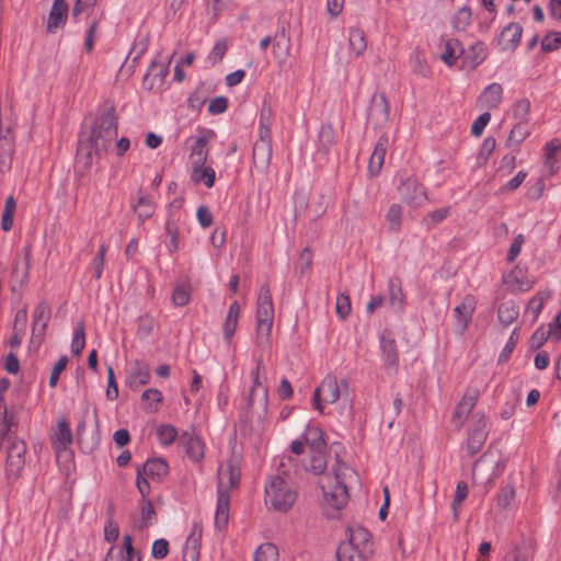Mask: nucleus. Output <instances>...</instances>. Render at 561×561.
<instances>
[{"instance_id":"nucleus-17","label":"nucleus","mask_w":561,"mask_h":561,"mask_svg":"<svg viewBox=\"0 0 561 561\" xmlns=\"http://www.w3.org/2000/svg\"><path fill=\"white\" fill-rule=\"evenodd\" d=\"M503 100V87L493 82L486 85L478 98V103L482 108L488 111L495 110L500 106Z\"/></svg>"},{"instance_id":"nucleus-7","label":"nucleus","mask_w":561,"mask_h":561,"mask_svg":"<svg viewBox=\"0 0 561 561\" xmlns=\"http://www.w3.org/2000/svg\"><path fill=\"white\" fill-rule=\"evenodd\" d=\"M0 444L7 451V476L9 479L15 480L20 477L25 465L26 445L14 435H8L4 443L0 440Z\"/></svg>"},{"instance_id":"nucleus-49","label":"nucleus","mask_w":561,"mask_h":561,"mask_svg":"<svg viewBox=\"0 0 561 561\" xmlns=\"http://www.w3.org/2000/svg\"><path fill=\"white\" fill-rule=\"evenodd\" d=\"M336 559L337 561H364L363 552L351 545H340Z\"/></svg>"},{"instance_id":"nucleus-59","label":"nucleus","mask_w":561,"mask_h":561,"mask_svg":"<svg viewBox=\"0 0 561 561\" xmlns=\"http://www.w3.org/2000/svg\"><path fill=\"white\" fill-rule=\"evenodd\" d=\"M468 496V484L465 481H459L456 486L455 496L451 503V508L454 511L455 516L457 517L458 507L462 504V502Z\"/></svg>"},{"instance_id":"nucleus-32","label":"nucleus","mask_w":561,"mask_h":561,"mask_svg":"<svg viewBox=\"0 0 561 561\" xmlns=\"http://www.w3.org/2000/svg\"><path fill=\"white\" fill-rule=\"evenodd\" d=\"M151 379L150 368L147 364L136 363L128 377V382L131 388H138L149 383Z\"/></svg>"},{"instance_id":"nucleus-58","label":"nucleus","mask_w":561,"mask_h":561,"mask_svg":"<svg viewBox=\"0 0 561 561\" xmlns=\"http://www.w3.org/2000/svg\"><path fill=\"white\" fill-rule=\"evenodd\" d=\"M561 47V32L548 33L541 39V49L546 53L557 50Z\"/></svg>"},{"instance_id":"nucleus-24","label":"nucleus","mask_w":561,"mask_h":561,"mask_svg":"<svg viewBox=\"0 0 561 561\" xmlns=\"http://www.w3.org/2000/svg\"><path fill=\"white\" fill-rule=\"evenodd\" d=\"M239 314H240L239 304H238V301H233L228 309L226 319L222 324L224 339L227 343L231 342V340L236 333V330L238 327V321H239Z\"/></svg>"},{"instance_id":"nucleus-40","label":"nucleus","mask_w":561,"mask_h":561,"mask_svg":"<svg viewBox=\"0 0 561 561\" xmlns=\"http://www.w3.org/2000/svg\"><path fill=\"white\" fill-rule=\"evenodd\" d=\"M545 157H546V165L549 168L550 173L557 172L559 169L558 161L554 158V154L561 150V140L560 139H552L551 141L547 142L545 148Z\"/></svg>"},{"instance_id":"nucleus-62","label":"nucleus","mask_w":561,"mask_h":561,"mask_svg":"<svg viewBox=\"0 0 561 561\" xmlns=\"http://www.w3.org/2000/svg\"><path fill=\"white\" fill-rule=\"evenodd\" d=\"M335 310L337 316L345 320L351 313V299L347 294H340L336 297Z\"/></svg>"},{"instance_id":"nucleus-39","label":"nucleus","mask_w":561,"mask_h":561,"mask_svg":"<svg viewBox=\"0 0 561 561\" xmlns=\"http://www.w3.org/2000/svg\"><path fill=\"white\" fill-rule=\"evenodd\" d=\"M488 437L483 428H472L468 436L467 447L471 456L478 454L484 445Z\"/></svg>"},{"instance_id":"nucleus-25","label":"nucleus","mask_w":561,"mask_h":561,"mask_svg":"<svg viewBox=\"0 0 561 561\" xmlns=\"http://www.w3.org/2000/svg\"><path fill=\"white\" fill-rule=\"evenodd\" d=\"M167 75V65L157 60H152L142 80L144 88L151 90L156 83V80L158 79L159 82H162Z\"/></svg>"},{"instance_id":"nucleus-27","label":"nucleus","mask_w":561,"mask_h":561,"mask_svg":"<svg viewBox=\"0 0 561 561\" xmlns=\"http://www.w3.org/2000/svg\"><path fill=\"white\" fill-rule=\"evenodd\" d=\"M96 157L95 144L91 138L87 140H79L77 149V161L82 164L84 169H89L93 164V159ZM101 156H98L100 158Z\"/></svg>"},{"instance_id":"nucleus-21","label":"nucleus","mask_w":561,"mask_h":561,"mask_svg":"<svg viewBox=\"0 0 561 561\" xmlns=\"http://www.w3.org/2000/svg\"><path fill=\"white\" fill-rule=\"evenodd\" d=\"M18 428V421L12 413L8 412L3 397L0 394V440L4 443L8 435L14 433Z\"/></svg>"},{"instance_id":"nucleus-36","label":"nucleus","mask_w":561,"mask_h":561,"mask_svg":"<svg viewBox=\"0 0 561 561\" xmlns=\"http://www.w3.org/2000/svg\"><path fill=\"white\" fill-rule=\"evenodd\" d=\"M518 314L519 309L512 300L502 302L497 310L499 321L505 327L512 324L518 318Z\"/></svg>"},{"instance_id":"nucleus-61","label":"nucleus","mask_w":561,"mask_h":561,"mask_svg":"<svg viewBox=\"0 0 561 561\" xmlns=\"http://www.w3.org/2000/svg\"><path fill=\"white\" fill-rule=\"evenodd\" d=\"M549 298V294L538 293L535 297H533L527 305V312H531L534 319L538 317L540 313L546 300Z\"/></svg>"},{"instance_id":"nucleus-2","label":"nucleus","mask_w":561,"mask_h":561,"mask_svg":"<svg viewBox=\"0 0 561 561\" xmlns=\"http://www.w3.org/2000/svg\"><path fill=\"white\" fill-rule=\"evenodd\" d=\"M357 481L354 469L345 462L337 460L333 474L328 476L321 483L327 515L334 517L348 502V485Z\"/></svg>"},{"instance_id":"nucleus-57","label":"nucleus","mask_w":561,"mask_h":561,"mask_svg":"<svg viewBox=\"0 0 561 561\" xmlns=\"http://www.w3.org/2000/svg\"><path fill=\"white\" fill-rule=\"evenodd\" d=\"M221 473L224 474V482L227 488V492L229 493V490L237 486L239 483V473L236 471L232 465H228L226 468L219 467L218 469V476Z\"/></svg>"},{"instance_id":"nucleus-30","label":"nucleus","mask_w":561,"mask_h":561,"mask_svg":"<svg viewBox=\"0 0 561 561\" xmlns=\"http://www.w3.org/2000/svg\"><path fill=\"white\" fill-rule=\"evenodd\" d=\"M206 146L207 140L205 137H198L195 139L190 153L192 170L205 165L208 158V150Z\"/></svg>"},{"instance_id":"nucleus-47","label":"nucleus","mask_w":561,"mask_h":561,"mask_svg":"<svg viewBox=\"0 0 561 561\" xmlns=\"http://www.w3.org/2000/svg\"><path fill=\"white\" fill-rule=\"evenodd\" d=\"M156 516L154 507L150 500H141V518L135 523V528L142 530L149 526Z\"/></svg>"},{"instance_id":"nucleus-42","label":"nucleus","mask_w":561,"mask_h":561,"mask_svg":"<svg viewBox=\"0 0 561 561\" xmlns=\"http://www.w3.org/2000/svg\"><path fill=\"white\" fill-rule=\"evenodd\" d=\"M274 55L280 61H284L290 50V38L285 35V31L283 30L280 35L275 36L274 45H273Z\"/></svg>"},{"instance_id":"nucleus-41","label":"nucleus","mask_w":561,"mask_h":561,"mask_svg":"<svg viewBox=\"0 0 561 561\" xmlns=\"http://www.w3.org/2000/svg\"><path fill=\"white\" fill-rule=\"evenodd\" d=\"M278 549L274 543L265 542L257 547L253 561H278Z\"/></svg>"},{"instance_id":"nucleus-31","label":"nucleus","mask_w":561,"mask_h":561,"mask_svg":"<svg viewBox=\"0 0 561 561\" xmlns=\"http://www.w3.org/2000/svg\"><path fill=\"white\" fill-rule=\"evenodd\" d=\"M347 533L348 540L341 545H351L362 551V548H365L370 542V533L359 525L348 527Z\"/></svg>"},{"instance_id":"nucleus-55","label":"nucleus","mask_w":561,"mask_h":561,"mask_svg":"<svg viewBox=\"0 0 561 561\" xmlns=\"http://www.w3.org/2000/svg\"><path fill=\"white\" fill-rule=\"evenodd\" d=\"M157 435L162 445L169 446L178 438V431L172 425H161L157 430Z\"/></svg>"},{"instance_id":"nucleus-56","label":"nucleus","mask_w":561,"mask_h":561,"mask_svg":"<svg viewBox=\"0 0 561 561\" xmlns=\"http://www.w3.org/2000/svg\"><path fill=\"white\" fill-rule=\"evenodd\" d=\"M14 152V138L0 136V163L10 162Z\"/></svg>"},{"instance_id":"nucleus-15","label":"nucleus","mask_w":561,"mask_h":561,"mask_svg":"<svg viewBox=\"0 0 561 561\" xmlns=\"http://www.w3.org/2000/svg\"><path fill=\"white\" fill-rule=\"evenodd\" d=\"M69 13V5L66 0H55L50 9L46 31L55 33L59 27L66 24Z\"/></svg>"},{"instance_id":"nucleus-23","label":"nucleus","mask_w":561,"mask_h":561,"mask_svg":"<svg viewBox=\"0 0 561 561\" xmlns=\"http://www.w3.org/2000/svg\"><path fill=\"white\" fill-rule=\"evenodd\" d=\"M523 27L518 23H511L501 33V43L503 45V49L505 50H514L522 38Z\"/></svg>"},{"instance_id":"nucleus-53","label":"nucleus","mask_w":561,"mask_h":561,"mask_svg":"<svg viewBox=\"0 0 561 561\" xmlns=\"http://www.w3.org/2000/svg\"><path fill=\"white\" fill-rule=\"evenodd\" d=\"M89 414V409L85 408L82 412V416L77 425L76 434H77V440L78 444L81 446L82 449H87V451H92L94 447L98 445V439H94L91 442V444L85 445L83 434L85 432V419Z\"/></svg>"},{"instance_id":"nucleus-19","label":"nucleus","mask_w":561,"mask_h":561,"mask_svg":"<svg viewBox=\"0 0 561 561\" xmlns=\"http://www.w3.org/2000/svg\"><path fill=\"white\" fill-rule=\"evenodd\" d=\"M486 58V49L481 42H477L469 46L462 54V68L474 70Z\"/></svg>"},{"instance_id":"nucleus-16","label":"nucleus","mask_w":561,"mask_h":561,"mask_svg":"<svg viewBox=\"0 0 561 561\" xmlns=\"http://www.w3.org/2000/svg\"><path fill=\"white\" fill-rule=\"evenodd\" d=\"M389 146V137L386 134H382L374 148V151L369 158L368 162V173L370 176H376L380 173L381 168L383 165L386 152Z\"/></svg>"},{"instance_id":"nucleus-1","label":"nucleus","mask_w":561,"mask_h":561,"mask_svg":"<svg viewBox=\"0 0 561 561\" xmlns=\"http://www.w3.org/2000/svg\"><path fill=\"white\" fill-rule=\"evenodd\" d=\"M294 462L291 456H284L278 466L277 474L265 484V504L277 512H288L298 497L297 485L290 472Z\"/></svg>"},{"instance_id":"nucleus-35","label":"nucleus","mask_w":561,"mask_h":561,"mask_svg":"<svg viewBox=\"0 0 561 561\" xmlns=\"http://www.w3.org/2000/svg\"><path fill=\"white\" fill-rule=\"evenodd\" d=\"M325 449L310 451L308 462L305 465L307 471L316 476L322 474L327 469Z\"/></svg>"},{"instance_id":"nucleus-43","label":"nucleus","mask_w":561,"mask_h":561,"mask_svg":"<svg viewBox=\"0 0 561 561\" xmlns=\"http://www.w3.org/2000/svg\"><path fill=\"white\" fill-rule=\"evenodd\" d=\"M85 345V327L83 321H79L73 330V337L71 341V353L79 356Z\"/></svg>"},{"instance_id":"nucleus-6","label":"nucleus","mask_w":561,"mask_h":561,"mask_svg":"<svg viewBox=\"0 0 561 561\" xmlns=\"http://www.w3.org/2000/svg\"><path fill=\"white\" fill-rule=\"evenodd\" d=\"M348 389L346 380L337 381L334 375H327L313 392V407L321 414L324 413V404L335 403L343 391Z\"/></svg>"},{"instance_id":"nucleus-9","label":"nucleus","mask_w":561,"mask_h":561,"mask_svg":"<svg viewBox=\"0 0 561 561\" xmlns=\"http://www.w3.org/2000/svg\"><path fill=\"white\" fill-rule=\"evenodd\" d=\"M389 119V104L385 93H375L371 96L367 114V123L375 129L383 127Z\"/></svg>"},{"instance_id":"nucleus-29","label":"nucleus","mask_w":561,"mask_h":561,"mask_svg":"<svg viewBox=\"0 0 561 561\" xmlns=\"http://www.w3.org/2000/svg\"><path fill=\"white\" fill-rule=\"evenodd\" d=\"M465 53V48L457 38H449L444 44L442 60L449 67L454 66L459 57Z\"/></svg>"},{"instance_id":"nucleus-50","label":"nucleus","mask_w":561,"mask_h":561,"mask_svg":"<svg viewBox=\"0 0 561 561\" xmlns=\"http://www.w3.org/2000/svg\"><path fill=\"white\" fill-rule=\"evenodd\" d=\"M530 112V102L527 99H520L512 106V115L516 123H528Z\"/></svg>"},{"instance_id":"nucleus-28","label":"nucleus","mask_w":561,"mask_h":561,"mask_svg":"<svg viewBox=\"0 0 561 561\" xmlns=\"http://www.w3.org/2000/svg\"><path fill=\"white\" fill-rule=\"evenodd\" d=\"M140 470L145 476L161 481L168 474L169 466L162 458H153L147 460Z\"/></svg>"},{"instance_id":"nucleus-37","label":"nucleus","mask_w":561,"mask_h":561,"mask_svg":"<svg viewBox=\"0 0 561 561\" xmlns=\"http://www.w3.org/2000/svg\"><path fill=\"white\" fill-rule=\"evenodd\" d=\"M156 206L151 197L142 195L138 198L137 204L134 206V211L140 222H145L154 214Z\"/></svg>"},{"instance_id":"nucleus-48","label":"nucleus","mask_w":561,"mask_h":561,"mask_svg":"<svg viewBox=\"0 0 561 561\" xmlns=\"http://www.w3.org/2000/svg\"><path fill=\"white\" fill-rule=\"evenodd\" d=\"M334 142V130L331 125H322L318 135L319 149L328 153Z\"/></svg>"},{"instance_id":"nucleus-60","label":"nucleus","mask_w":561,"mask_h":561,"mask_svg":"<svg viewBox=\"0 0 561 561\" xmlns=\"http://www.w3.org/2000/svg\"><path fill=\"white\" fill-rule=\"evenodd\" d=\"M106 251L107 245L105 243L101 244L96 256L92 260L95 279H100L103 274Z\"/></svg>"},{"instance_id":"nucleus-38","label":"nucleus","mask_w":561,"mask_h":561,"mask_svg":"<svg viewBox=\"0 0 561 561\" xmlns=\"http://www.w3.org/2000/svg\"><path fill=\"white\" fill-rule=\"evenodd\" d=\"M192 181L195 183H204L207 188L215 184L216 173L211 167L203 165L192 170Z\"/></svg>"},{"instance_id":"nucleus-34","label":"nucleus","mask_w":561,"mask_h":561,"mask_svg":"<svg viewBox=\"0 0 561 561\" xmlns=\"http://www.w3.org/2000/svg\"><path fill=\"white\" fill-rule=\"evenodd\" d=\"M389 302L396 310H402L404 307V294L401 286V280L398 277L389 279Z\"/></svg>"},{"instance_id":"nucleus-14","label":"nucleus","mask_w":561,"mask_h":561,"mask_svg":"<svg viewBox=\"0 0 561 561\" xmlns=\"http://www.w3.org/2000/svg\"><path fill=\"white\" fill-rule=\"evenodd\" d=\"M51 447L57 455L65 451L73 442V435L66 419L58 421L50 435Z\"/></svg>"},{"instance_id":"nucleus-33","label":"nucleus","mask_w":561,"mask_h":561,"mask_svg":"<svg viewBox=\"0 0 561 561\" xmlns=\"http://www.w3.org/2000/svg\"><path fill=\"white\" fill-rule=\"evenodd\" d=\"M348 45L350 50L354 54V56H362L367 48L365 32L359 27L351 28L348 35Z\"/></svg>"},{"instance_id":"nucleus-54","label":"nucleus","mask_w":561,"mask_h":561,"mask_svg":"<svg viewBox=\"0 0 561 561\" xmlns=\"http://www.w3.org/2000/svg\"><path fill=\"white\" fill-rule=\"evenodd\" d=\"M471 10L469 7L460 8L453 18V26L456 31H465L471 23Z\"/></svg>"},{"instance_id":"nucleus-4","label":"nucleus","mask_w":561,"mask_h":561,"mask_svg":"<svg viewBox=\"0 0 561 561\" xmlns=\"http://www.w3.org/2000/svg\"><path fill=\"white\" fill-rule=\"evenodd\" d=\"M118 118L115 107L110 106L94 121L89 138L95 144L96 156L107 152L110 145L117 136Z\"/></svg>"},{"instance_id":"nucleus-13","label":"nucleus","mask_w":561,"mask_h":561,"mask_svg":"<svg viewBox=\"0 0 561 561\" xmlns=\"http://www.w3.org/2000/svg\"><path fill=\"white\" fill-rule=\"evenodd\" d=\"M230 496L224 482V474L220 472L217 485V506L215 515V525L217 528H225L229 519Z\"/></svg>"},{"instance_id":"nucleus-22","label":"nucleus","mask_w":561,"mask_h":561,"mask_svg":"<svg viewBox=\"0 0 561 561\" xmlns=\"http://www.w3.org/2000/svg\"><path fill=\"white\" fill-rule=\"evenodd\" d=\"M301 438H304L310 451L327 449L324 432L319 426L308 425Z\"/></svg>"},{"instance_id":"nucleus-51","label":"nucleus","mask_w":561,"mask_h":561,"mask_svg":"<svg viewBox=\"0 0 561 561\" xmlns=\"http://www.w3.org/2000/svg\"><path fill=\"white\" fill-rule=\"evenodd\" d=\"M165 233L169 237L167 248L170 253H175L179 250V227L174 219L169 218L167 220Z\"/></svg>"},{"instance_id":"nucleus-52","label":"nucleus","mask_w":561,"mask_h":561,"mask_svg":"<svg viewBox=\"0 0 561 561\" xmlns=\"http://www.w3.org/2000/svg\"><path fill=\"white\" fill-rule=\"evenodd\" d=\"M402 208L399 204H392L386 215L388 229L391 232H398L401 227Z\"/></svg>"},{"instance_id":"nucleus-20","label":"nucleus","mask_w":561,"mask_h":561,"mask_svg":"<svg viewBox=\"0 0 561 561\" xmlns=\"http://www.w3.org/2000/svg\"><path fill=\"white\" fill-rule=\"evenodd\" d=\"M477 306L476 297L472 295H466L462 301L454 309L457 322L461 327V330H466Z\"/></svg>"},{"instance_id":"nucleus-18","label":"nucleus","mask_w":561,"mask_h":561,"mask_svg":"<svg viewBox=\"0 0 561 561\" xmlns=\"http://www.w3.org/2000/svg\"><path fill=\"white\" fill-rule=\"evenodd\" d=\"M180 444L184 447L186 455L194 462L204 459L205 446L203 440L193 433H183L180 436Z\"/></svg>"},{"instance_id":"nucleus-26","label":"nucleus","mask_w":561,"mask_h":561,"mask_svg":"<svg viewBox=\"0 0 561 561\" xmlns=\"http://www.w3.org/2000/svg\"><path fill=\"white\" fill-rule=\"evenodd\" d=\"M50 318V307L46 301L39 302L33 314L32 330L33 333L37 332L39 335L45 333L48 320Z\"/></svg>"},{"instance_id":"nucleus-8","label":"nucleus","mask_w":561,"mask_h":561,"mask_svg":"<svg viewBox=\"0 0 561 561\" xmlns=\"http://www.w3.org/2000/svg\"><path fill=\"white\" fill-rule=\"evenodd\" d=\"M400 184L398 186L399 194L401 198L414 206L422 205L426 199L427 195L424 187L419 183V181L408 174H400Z\"/></svg>"},{"instance_id":"nucleus-46","label":"nucleus","mask_w":561,"mask_h":561,"mask_svg":"<svg viewBox=\"0 0 561 561\" xmlns=\"http://www.w3.org/2000/svg\"><path fill=\"white\" fill-rule=\"evenodd\" d=\"M202 536V526L197 523L193 525L192 533L187 538L186 543L192 545L193 551L191 552L190 557L184 554L183 561H198V546H199V539Z\"/></svg>"},{"instance_id":"nucleus-44","label":"nucleus","mask_w":561,"mask_h":561,"mask_svg":"<svg viewBox=\"0 0 561 561\" xmlns=\"http://www.w3.org/2000/svg\"><path fill=\"white\" fill-rule=\"evenodd\" d=\"M16 208V201L12 195L8 196L4 203V209L1 217V229L9 231L13 226V216Z\"/></svg>"},{"instance_id":"nucleus-12","label":"nucleus","mask_w":561,"mask_h":561,"mask_svg":"<svg viewBox=\"0 0 561 561\" xmlns=\"http://www.w3.org/2000/svg\"><path fill=\"white\" fill-rule=\"evenodd\" d=\"M379 344L385 368H397L399 364V352L393 333L390 330H383L379 337Z\"/></svg>"},{"instance_id":"nucleus-45","label":"nucleus","mask_w":561,"mask_h":561,"mask_svg":"<svg viewBox=\"0 0 561 561\" xmlns=\"http://www.w3.org/2000/svg\"><path fill=\"white\" fill-rule=\"evenodd\" d=\"M529 135L528 123H515L508 135L507 144L519 146Z\"/></svg>"},{"instance_id":"nucleus-3","label":"nucleus","mask_w":561,"mask_h":561,"mask_svg":"<svg viewBox=\"0 0 561 561\" xmlns=\"http://www.w3.org/2000/svg\"><path fill=\"white\" fill-rule=\"evenodd\" d=\"M255 343L264 350L271 344V332L274 323V305L268 285H262L256 301Z\"/></svg>"},{"instance_id":"nucleus-10","label":"nucleus","mask_w":561,"mask_h":561,"mask_svg":"<svg viewBox=\"0 0 561 561\" xmlns=\"http://www.w3.org/2000/svg\"><path fill=\"white\" fill-rule=\"evenodd\" d=\"M272 135H266V131H263V135H259V138L253 146L252 153L253 163L257 171H267L272 159Z\"/></svg>"},{"instance_id":"nucleus-63","label":"nucleus","mask_w":561,"mask_h":561,"mask_svg":"<svg viewBox=\"0 0 561 561\" xmlns=\"http://www.w3.org/2000/svg\"><path fill=\"white\" fill-rule=\"evenodd\" d=\"M191 298L190 290L185 286H176L172 294V302L176 307H183L188 304Z\"/></svg>"},{"instance_id":"nucleus-5","label":"nucleus","mask_w":561,"mask_h":561,"mask_svg":"<svg viewBox=\"0 0 561 561\" xmlns=\"http://www.w3.org/2000/svg\"><path fill=\"white\" fill-rule=\"evenodd\" d=\"M262 360L251 371L252 386L247 396V413L250 417L264 421L268 410V389L261 378Z\"/></svg>"},{"instance_id":"nucleus-11","label":"nucleus","mask_w":561,"mask_h":561,"mask_svg":"<svg viewBox=\"0 0 561 561\" xmlns=\"http://www.w3.org/2000/svg\"><path fill=\"white\" fill-rule=\"evenodd\" d=\"M479 397L480 390L478 388H468L465 394L462 396L453 415V421L456 423V426L458 428H460L463 425L465 421L472 412Z\"/></svg>"},{"instance_id":"nucleus-64","label":"nucleus","mask_w":561,"mask_h":561,"mask_svg":"<svg viewBox=\"0 0 561 561\" xmlns=\"http://www.w3.org/2000/svg\"><path fill=\"white\" fill-rule=\"evenodd\" d=\"M411 62L414 72H416L417 75L426 77L430 73V68L417 49H415L411 55Z\"/></svg>"}]
</instances>
